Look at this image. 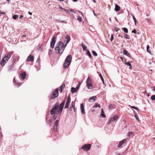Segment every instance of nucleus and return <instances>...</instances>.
Listing matches in <instances>:
<instances>
[{
    "label": "nucleus",
    "instance_id": "1",
    "mask_svg": "<svg viewBox=\"0 0 155 155\" xmlns=\"http://www.w3.org/2000/svg\"><path fill=\"white\" fill-rule=\"evenodd\" d=\"M65 101H63L58 106V104L56 103L51 110L50 112L51 115H54V114H61L64 105Z\"/></svg>",
    "mask_w": 155,
    "mask_h": 155
},
{
    "label": "nucleus",
    "instance_id": "2",
    "mask_svg": "<svg viewBox=\"0 0 155 155\" xmlns=\"http://www.w3.org/2000/svg\"><path fill=\"white\" fill-rule=\"evenodd\" d=\"M70 40V37L68 35H66L64 40V43L61 41H58L54 48H65Z\"/></svg>",
    "mask_w": 155,
    "mask_h": 155
},
{
    "label": "nucleus",
    "instance_id": "3",
    "mask_svg": "<svg viewBox=\"0 0 155 155\" xmlns=\"http://www.w3.org/2000/svg\"><path fill=\"white\" fill-rule=\"evenodd\" d=\"M86 86L89 89L92 88V84L91 80L90 77L87 78L86 81Z\"/></svg>",
    "mask_w": 155,
    "mask_h": 155
},
{
    "label": "nucleus",
    "instance_id": "4",
    "mask_svg": "<svg viewBox=\"0 0 155 155\" xmlns=\"http://www.w3.org/2000/svg\"><path fill=\"white\" fill-rule=\"evenodd\" d=\"M118 117L117 115H115L109 118L108 120L107 123L110 124L112 122H114L116 121L118 119Z\"/></svg>",
    "mask_w": 155,
    "mask_h": 155
},
{
    "label": "nucleus",
    "instance_id": "5",
    "mask_svg": "<svg viewBox=\"0 0 155 155\" xmlns=\"http://www.w3.org/2000/svg\"><path fill=\"white\" fill-rule=\"evenodd\" d=\"M58 95V90L57 88L54 90L52 93V95L51 97V99H54L57 97Z\"/></svg>",
    "mask_w": 155,
    "mask_h": 155
},
{
    "label": "nucleus",
    "instance_id": "6",
    "mask_svg": "<svg viewBox=\"0 0 155 155\" xmlns=\"http://www.w3.org/2000/svg\"><path fill=\"white\" fill-rule=\"evenodd\" d=\"M91 147V144H86L83 145L81 149H83L84 151H87L90 149Z\"/></svg>",
    "mask_w": 155,
    "mask_h": 155
},
{
    "label": "nucleus",
    "instance_id": "7",
    "mask_svg": "<svg viewBox=\"0 0 155 155\" xmlns=\"http://www.w3.org/2000/svg\"><path fill=\"white\" fill-rule=\"evenodd\" d=\"M56 38L55 37H53L51 40L50 43L51 47L52 48H54V45L56 41Z\"/></svg>",
    "mask_w": 155,
    "mask_h": 155
},
{
    "label": "nucleus",
    "instance_id": "8",
    "mask_svg": "<svg viewBox=\"0 0 155 155\" xmlns=\"http://www.w3.org/2000/svg\"><path fill=\"white\" fill-rule=\"evenodd\" d=\"M12 54V52H9L6 54L3 59L5 60V61H8V59L10 58Z\"/></svg>",
    "mask_w": 155,
    "mask_h": 155
},
{
    "label": "nucleus",
    "instance_id": "9",
    "mask_svg": "<svg viewBox=\"0 0 155 155\" xmlns=\"http://www.w3.org/2000/svg\"><path fill=\"white\" fill-rule=\"evenodd\" d=\"M71 102V97L70 96H68L67 100L65 106L64 108H67L69 107V104Z\"/></svg>",
    "mask_w": 155,
    "mask_h": 155
},
{
    "label": "nucleus",
    "instance_id": "10",
    "mask_svg": "<svg viewBox=\"0 0 155 155\" xmlns=\"http://www.w3.org/2000/svg\"><path fill=\"white\" fill-rule=\"evenodd\" d=\"M72 60V56L71 55H68L66 58L65 61L66 63H68V64H70Z\"/></svg>",
    "mask_w": 155,
    "mask_h": 155
},
{
    "label": "nucleus",
    "instance_id": "11",
    "mask_svg": "<svg viewBox=\"0 0 155 155\" xmlns=\"http://www.w3.org/2000/svg\"><path fill=\"white\" fill-rule=\"evenodd\" d=\"M73 110H74V112H76L75 109L74 104L73 102H72L71 104V106L70 107V111L71 113H72L73 112Z\"/></svg>",
    "mask_w": 155,
    "mask_h": 155
},
{
    "label": "nucleus",
    "instance_id": "12",
    "mask_svg": "<svg viewBox=\"0 0 155 155\" xmlns=\"http://www.w3.org/2000/svg\"><path fill=\"white\" fill-rule=\"evenodd\" d=\"M34 60V57L32 55H29L27 58V61L28 62V61H31V62H32Z\"/></svg>",
    "mask_w": 155,
    "mask_h": 155
},
{
    "label": "nucleus",
    "instance_id": "13",
    "mask_svg": "<svg viewBox=\"0 0 155 155\" xmlns=\"http://www.w3.org/2000/svg\"><path fill=\"white\" fill-rule=\"evenodd\" d=\"M127 141V139H124L122 140L121 142H120L117 146L118 147H120L123 144L125 143L126 141Z\"/></svg>",
    "mask_w": 155,
    "mask_h": 155
},
{
    "label": "nucleus",
    "instance_id": "14",
    "mask_svg": "<svg viewBox=\"0 0 155 155\" xmlns=\"http://www.w3.org/2000/svg\"><path fill=\"white\" fill-rule=\"evenodd\" d=\"M97 97L96 96H94L92 97H90L89 99V102H94Z\"/></svg>",
    "mask_w": 155,
    "mask_h": 155
},
{
    "label": "nucleus",
    "instance_id": "15",
    "mask_svg": "<svg viewBox=\"0 0 155 155\" xmlns=\"http://www.w3.org/2000/svg\"><path fill=\"white\" fill-rule=\"evenodd\" d=\"M20 76L23 80L26 77V74L25 72H22L20 74Z\"/></svg>",
    "mask_w": 155,
    "mask_h": 155
},
{
    "label": "nucleus",
    "instance_id": "16",
    "mask_svg": "<svg viewBox=\"0 0 155 155\" xmlns=\"http://www.w3.org/2000/svg\"><path fill=\"white\" fill-rule=\"evenodd\" d=\"M78 88L79 87H77L75 88L73 87H71V91L72 93H74L76 92Z\"/></svg>",
    "mask_w": 155,
    "mask_h": 155
},
{
    "label": "nucleus",
    "instance_id": "17",
    "mask_svg": "<svg viewBox=\"0 0 155 155\" xmlns=\"http://www.w3.org/2000/svg\"><path fill=\"white\" fill-rule=\"evenodd\" d=\"M81 110L82 113L84 114V105L83 104H81Z\"/></svg>",
    "mask_w": 155,
    "mask_h": 155
},
{
    "label": "nucleus",
    "instance_id": "18",
    "mask_svg": "<svg viewBox=\"0 0 155 155\" xmlns=\"http://www.w3.org/2000/svg\"><path fill=\"white\" fill-rule=\"evenodd\" d=\"M65 86L64 84H63L60 86L59 89V91L61 92H62V91L63 89Z\"/></svg>",
    "mask_w": 155,
    "mask_h": 155
},
{
    "label": "nucleus",
    "instance_id": "19",
    "mask_svg": "<svg viewBox=\"0 0 155 155\" xmlns=\"http://www.w3.org/2000/svg\"><path fill=\"white\" fill-rule=\"evenodd\" d=\"M120 7L117 5L116 4L115 5V11L117 12L118 11L120 10Z\"/></svg>",
    "mask_w": 155,
    "mask_h": 155
},
{
    "label": "nucleus",
    "instance_id": "20",
    "mask_svg": "<svg viewBox=\"0 0 155 155\" xmlns=\"http://www.w3.org/2000/svg\"><path fill=\"white\" fill-rule=\"evenodd\" d=\"M123 54H125L129 57H130V54L127 52V51L124 50L123 51Z\"/></svg>",
    "mask_w": 155,
    "mask_h": 155
},
{
    "label": "nucleus",
    "instance_id": "21",
    "mask_svg": "<svg viewBox=\"0 0 155 155\" xmlns=\"http://www.w3.org/2000/svg\"><path fill=\"white\" fill-rule=\"evenodd\" d=\"M70 64H68V62L67 63H66V62L65 61L63 64V67L64 68H67L68 67Z\"/></svg>",
    "mask_w": 155,
    "mask_h": 155
},
{
    "label": "nucleus",
    "instance_id": "22",
    "mask_svg": "<svg viewBox=\"0 0 155 155\" xmlns=\"http://www.w3.org/2000/svg\"><path fill=\"white\" fill-rule=\"evenodd\" d=\"M86 54L90 58H91V55L88 50H86Z\"/></svg>",
    "mask_w": 155,
    "mask_h": 155
},
{
    "label": "nucleus",
    "instance_id": "23",
    "mask_svg": "<svg viewBox=\"0 0 155 155\" xmlns=\"http://www.w3.org/2000/svg\"><path fill=\"white\" fill-rule=\"evenodd\" d=\"M7 61H5L3 59H2V61L1 62V64L2 66H4L5 64L6 63Z\"/></svg>",
    "mask_w": 155,
    "mask_h": 155
},
{
    "label": "nucleus",
    "instance_id": "24",
    "mask_svg": "<svg viewBox=\"0 0 155 155\" xmlns=\"http://www.w3.org/2000/svg\"><path fill=\"white\" fill-rule=\"evenodd\" d=\"M101 115L102 117L103 118H104L106 117V116L104 114V111L103 108L101 109Z\"/></svg>",
    "mask_w": 155,
    "mask_h": 155
},
{
    "label": "nucleus",
    "instance_id": "25",
    "mask_svg": "<svg viewBox=\"0 0 155 155\" xmlns=\"http://www.w3.org/2000/svg\"><path fill=\"white\" fill-rule=\"evenodd\" d=\"M125 64L127 66H130L129 68L131 69L132 68V66L130 63L129 62H127L125 63Z\"/></svg>",
    "mask_w": 155,
    "mask_h": 155
},
{
    "label": "nucleus",
    "instance_id": "26",
    "mask_svg": "<svg viewBox=\"0 0 155 155\" xmlns=\"http://www.w3.org/2000/svg\"><path fill=\"white\" fill-rule=\"evenodd\" d=\"M57 127L58 126H56V125H54V126L53 130L54 132H56L57 131Z\"/></svg>",
    "mask_w": 155,
    "mask_h": 155
},
{
    "label": "nucleus",
    "instance_id": "27",
    "mask_svg": "<svg viewBox=\"0 0 155 155\" xmlns=\"http://www.w3.org/2000/svg\"><path fill=\"white\" fill-rule=\"evenodd\" d=\"M124 37L125 38L127 39H129L130 37L129 36L127 35V34L124 33Z\"/></svg>",
    "mask_w": 155,
    "mask_h": 155
},
{
    "label": "nucleus",
    "instance_id": "28",
    "mask_svg": "<svg viewBox=\"0 0 155 155\" xmlns=\"http://www.w3.org/2000/svg\"><path fill=\"white\" fill-rule=\"evenodd\" d=\"M97 107L99 108L101 107L100 104L98 103H96L95 105L94 106V108H97Z\"/></svg>",
    "mask_w": 155,
    "mask_h": 155
},
{
    "label": "nucleus",
    "instance_id": "29",
    "mask_svg": "<svg viewBox=\"0 0 155 155\" xmlns=\"http://www.w3.org/2000/svg\"><path fill=\"white\" fill-rule=\"evenodd\" d=\"M132 16V17L133 18V19L134 21V22H135V25H136V23H137V20H136V19L135 18V17H134V15H131Z\"/></svg>",
    "mask_w": 155,
    "mask_h": 155
},
{
    "label": "nucleus",
    "instance_id": "30",
    "mask_svg": "<svg viewBox=\"0 0 155 155\" xmlns=\"http://www.w3.org/2000/svg\"><path fill=\"white\" fill-rule=\"evenodd\" d=\"M134 114H135L134 117H135V118L136 119V120L137 121H138L139 120V117H138V115L136 113H134Z\"/></svg>",
    "mask_w": 155,
    "mask_h": 155
},
{
    "label": "nucleus",
    "instance_id": "31",
    "mask_svg": "<svg viewBox=\"0 0 155 155\" xmlns=\"http://www.w3.org/2000/svg\"><path fill=\"white\" fill-rule=\"evenodd\" d=\"M18 15H14L12 17V18L14 19H16V18H18Z\"/></svg>",
    "mask_w": 155,
    "mask_h": 155
},
{
    "label": "nucleus",
    "instance_id": "32",
    "mask_svg": "<svg viewBox=\"0 0 155 155\" xmlns=\"http://www.w3.org/2000/svg\"><path fill=\"white\" fill-rule=\"evenodd\" d=\"M123 30L124 31V32L126 33H127L128 30L127 28H123Z\"/></svg>",
    "mask_w": 155,
    "mask_h": 155
},
{
    "label": "nucleus",
    "instance_id": "33",
    "mask_svg": "<svg viewBox=\"0 0 155 155\" xmlns=\"http://www.w3.org/2000/svg\"><path fill=\"white\" fill-rule=\"evenodd\" d=\"M62 49H54V50H55L56 52L58 54H60V51Z\"/></svg>",
    "mask_w": 155,
    "mask_h": 155
},
{
    "label": "nucleus",
    "instance_id": "34",
    "mask_svg": "<svg viewBox=\"0 0 155 155\" xmlns=\"http://www.w3.org/2000/svg\"><path fill=\"white\" fill-rule=\"evenodd\" d=\"M77 19L80 22H81L82 21V18L80 16H78Z\"/></svg>",
    "mask_w": 155,
    "mask_h": 155
},
{
    "label": "nucleus",
    "instance_id": "35",
    "mask_svg": "<svg viewBox=\"0 0 155 155\" xmlns=\"http://www.w3.org/2000/svg\"><path fill=\"white\" fill-rule=\"evenodd\" d=\"M134 134V133L133 132H129L128 133V136L129 137L131 136H133Z\"/></svg>",
    "mask_w": 155,
    "mask_h": 155
},
{
    "label": "nucleus",
    "instance_id": "36",
    "mask_svg": "<svg viewBox=\"0 0 155 155\" xmlns=\"http://www.w3.org/2000/svg\"><path fill=\"white\" fill-rule=\"evenodd\" d=\"M99 76H100L101 79L103 84H104V79L102 77V75L101 74H100Z\"/></svg>",
    "mask_w": 155,
    "mask_h": 155
},
{
    "label": "nucleus",
    "instance_id": "37",
    "mask_svg": "<svg viewBox=\"0 0 155 155\" xmlns=\"http://www.w3.org/2000/svg\"><path fill=\"white\" fill-rule=\"evenodd\" d=\"M131 107V108H134L135 109H136V110H137V111L138 110H139V108H138L137 107H135V106H131L130 107Z\"/></svg>",
    "mask_w": 155,
    "mask_h": 155
},
{
    "label": "nucleus",
    "instance_id": "38",
    "mask_svg": "<svg viewBox=\"0 0 155 155\" xmlns=\"http://www.w3.org/2000/svg\"><path fill=\"white\" fill-rule=\"evenodd\" d=\"M151 99L152 100H155V95H153L151 97Z\"/></svg>",
    "mask_w": 155,
    "mask_h": 155
},
{
    "label": "nucleus",
    "instance_id": "39",
    "mask_svg": "<svg viewBox=\"0 0 155 155\" xmlns=\"http://www.w3.org/2000/svg\"><path fill=\"white\" fill-rule=\"evenodd\" d=\"M92 53L94 55V56H97V53H96V52L94 51H92Z\"/></svg>",
    "mask_w": 155,
    "mask_h": 155
},
{
    "label": "nucleus",
    "instance_id": "40",
    "mask_svg": "<svg viewBox=\"0 0 155 155\" xmlns=\"http://www.w3.org/2000/svg\"><path fill=\"white\" fill-rule=\"evenodd\" d=\"M82 47L83 48H87V47L85 45H84L83 44H82Z\"/></svg>",
    "mask_w": 155,
    "mask_h": 155
},
{
    "label": "nucleus",
    "instance_id": "41",
    "mask_svg": "<svg viewBox=\"0 0 155 155\" xmlns=\"http://www.w3.org/2000/svg\"><path fill=\"white\" fill-rule=\"evenodd\" d=\"M58 122H59L58 120H57L55 121V124L54 125H56V126H58Z\"/></svg>",
    "mask_w": 155,
    "mask_h": 155
},
{
    "label": "nucleus",
    "instance_id": "42",
    "mask_svg": "<svg viewBox=\"0 0 155 155\" xmlns=\"http://www.w3.org/2000/svg\"><path fill=\"white\" fill-rule=\"evenodd\" d=\"M146 19L147 20V22H148L149 24H150L151 22H150V19L148 18H146Z\"/></svg>",
    "mask_w": 155,
    "mask_h": 155
},
{
    "label": "nucleus",
    "instance_id": "43",
    "mask_svg": "<svg viewBox=\"0 0 155 155\" xmlns=\"http://www.w3.org/2000/svg\"><path fill=\"white\" fill-rule=\"evenodd\" d=\"M57 117V114H56L54 115V120H55Z\"/></svg>",
    "mask_w": 155,
    "mask_h": 155
},
{
    "label": "nucleus",
    "instance_id": "44",
    "mask_svg": "<svg viewBox=\"0 0 155 155\" xmlns=\"http://www.w3.org/2000/svg\"><path fill=\"white\" fill-rule=\"evenodd\" d=\"M114 39V37H113V34H112L111 35V38H110V41H112V40Z\"/></svg>",
    "mask_w": 155,
    "mask_h": 155
},
{
    "label": "nucleus",
    "instance_id": "45",
    "mask_svg": "<svg viewBox=\"0 0 155 155\" xmlns=\"http://www.w3.org/2000/svg\"><path fill=\"white\" fill-rule=\"evenodd\" d=\"M132 33L136 34V30L135 29H134V30L132 31Z\"/></svg>",
    "mask_w": 155,
    "mask_h": 155
},
{
    "label": "nucleus",
    "instance_id": "46",
    "mask_svg": "<svg viewBox=\"0 0 155 155\" xmlns=\"http://www.w3.org/2000/svg\"><path fill=\"white\" fill-rule=\"evenodd\" d=\"M68 10L69 11H70V12H72L74 13H75V12L74 11V10L73 9H71L69 10Z\"/></svg>",
    "mask_w": 155,
    "mask_h": 155
},
{
    "label": "nucleus",
    "instance_id": "47",
    "mask_svg": "<svg viewBox=\"0 0 155 155\" xmlns=\"http://www.w3.org/2000/svg\"><path fill=\"white\" fill-rule=\"evenodd\" d=\"M108 107H109V108H110V109H111L112 108V107H113L112 106L111 104H110L109 105V106Z\"/></svg>",
    "mask_w": 155,
    "mask_h": 155
},
{
    "label": "nucleus",
    "instance_id": "48",
    "mask_svg": "<svg viewBox=\"0 0 155 155\" xmlns=\"http://www.w3.org/2000/svg\"><path fill=\"white\" fill-rule=\"evenodd\" d=\"M147 52L149 53L150 54H151V52L150 50V49H147Z\"/></svg>",
    "mask_w": 155,
    "mask_h": 155
},
{
    "label": "nucleus",
    "instance_id": "49",
    "mask_svg": "<svg viewBox=\"0 0 155 155\" xmlns=\"http://www.w3.org/2000/svg\"><path fill=\"white\" fill-rule=\"evenodd\" d=\"M119 30V28L116 27L115 28V31H116V32H117L118 31V30Z\"/></svg>",
    "mask_w": 155,
    "mask_h": 155
},
{
    "label": "nucleus",
    "instance_id": "50",
    "mask_svg": "<svg viewBox=\"0 0 155 155\" xmlns=\"http://www.w3.org/2000/svg\"><path fill=\"white\" fill-rule=\"evenodd\" d=\"M47 122L49 123V124H50L51 122V121L50 120H47Z\"/></svg>",
    "mask_w": 155,
    "mask_h": 155
},
{
    "label": "nucleus",
    "instance_id": "51",
    "mask_svg": "<svg viewBox=\"0 0 155 155\" xmlns=\"http://www.w3.org/2000/svg\"><path fill=\"white\" fill-rule=\"evenodd\" d=\"M16 84L18 85V86H19L21 85V84L20 83H17Z\"/></svg>",
    "mask_w": 155,
    "mask_h": 155
},
{
    "label": "nucleus",
    "instance_id": "52",
    "mask_svg": "<svg viewBox=\"0 0 155 155\" xmlns=\"http://www.w3.org/2000/svg\"><path fill=\"white\" fill-rule=\"evenodd\" d=\"M23 15H21L19 17V18L21 19L23 17Z\"/></svg>",
    "mask_w": 155,
    "mask_h": 155
},
{
    "label": "nucleus",
    "instance_id": "53",
    "mask_svg": "<svg viewBox=\"0 0 155 155\" xmlns=\"http://www.w3.org/2000/svg\"><path fill=\"white\" fill-rule=\"evenodd\" d=\"M0 14H5V12H0Z\"/></svg>",
    "mask_w": 155,
    "mask_h": 155
},
{
    "label": "nucleus",
    "instance_id": "54",
    "mask_svg": "<svg viewBox=\"0 0 155 155\" xmlns=\"http://www.w3.org/2000/svg\"><path fill=\"white\" fill-rule=\"evenodd\" d=\"M52 50L51 49H50L49 51V54H51V52Z\"/></svg>",
    "mask_w": 155,
    "mask_h": 155
},
{
    "label": "nucleus",
    "instance_id": "55",
    "mask_svg": "<svg viewBox=\"0 0 155 155\" xmlns=\"http://www.w3.org/2000/svg\"><path fill=\"white\" fill-rule=\"evenodd\" d=\"M59 8H60L61 9V10H63V9H64V8H63L62 7H61V6H59Z\"/></svg>",
    "mask_w": 155,
    "mask_h": 155
},
{
    "label": "nucleus",
    "instance_id": "56",
    "mask_svg": "<svg viewBox=\"0 0 155 155\" xmlns=\"http://www.w3.org/2000/svg\"><path fill=\"white\" fill-rule=\"evenodd\" d=\"M63 10H64V11H67V12H68V11H67L66 9L64 8V9H63Z\"/></svg>",
    "mask_w": 155,
    "mask_h": 155
},
{
    "label": "nucleus",
    "instance_id": "57",
    "mask_svg": "<svg viewBox=\"0 0 155 155\" xmlns=\"http://www.w3.org/2000/svg\"><path fill=\"white\" fill-rule=\"evenodd\" d=\"M150 48V46L149 45H147V48Z\"/></svg>",
    "mask_w": 155,
    "mask_h": 155
},
{
    "label": "nucleus",
    "instance_id": "58",
    "mask_svg": "<svg viewBox=\"0 0 155 155\" xmlns=\"http://www.w3.org/2000/svg\"><path fill=\"white\" fill-rule=\"evenodd\" d=\"M28 13L29 14H30L31 15H32V13L31 12H28Z\"/></svg>",
    "mask_w": 155,
    "mask_h": 155
},
{
    "label": "nucleus",
    "instance_id": "59",
    "mask_svg": "<svg viewBox=\"0 0 155 155\" xmlns=\"http://www.w3.org/2000/svg\"><path fill=\"white\" fill-rule=\"evenodd\" d=\"M74 2H76L77 1V0H73Z\"/></svg>",
    "mask_w": 155,
    "mask_h": 155
},
{
    "label": "nucleus",
    "instance_id": "60",
    "mask_svg": "<svg viewBox=\"0 0 155 155\" xmlns=\"http://www.w3.org/2000/svg\"><path fill=\"white\" fill-rule=\"evenodd\" d=\"M120 58L121 59V60L123 61V58L122 57H120Z\"/></svg>",
    "mask_w": 155,
    "mask_h": 155
},
{
    "label": "nucleus",
    "instance_id": "61",
    "mask_svg": "<svg viewBox=\"0 0 155 155\" xmlns=\"http://www.w3.org/2000/svg\"><path fill=\"white\" fill-rule=\"evenodd\" d=\"M93 2L94 3H95L96 1L95 0H93Z\"/></svg>",
    "mask_w": 155,
    "mask_h": 155
},
{
    "label": "nucleus",
    "instance_id": "62",
    "mask_svg": "<svg viewBox=\"0 0 155 155\" xmlns=\"http://www.w3.org/2000/svg\"><path fill=\"white\" fill-rule=\"evenodd\" d=\"M25 35H22V37H25Z\"/></svg>",
    "mask_w": 155,
    "mask_h": 155
},
{
    "label": "nucleus",
    "instance_id": "63",
    "mask_svg": "<svg viewBox=\"0 0 155 155\" xmlns=\"http://www.w3.org/2000/svg\"><path fill=\"white\" fill-rule=\"evenodd\" d=\"M93 12L94 14V15H95V12H94V11H93Z\"/></svg>",
    "mask_w": 155,
    "mask_h": 155
},
{
    "label": "nucleus",
    "instance_id": "64",
    "mask_svg": "<svg viewBox=\"0 0 155 155\" xmlns=\"http://www.w3.org/2000/svg\"><path fill=\"white\" fill-rule=\"evenodd\" d=\"M120 36H121V35H118V37H120Z\"/></svg>",
    "mask_w": 155,
    "mask_h": 155
}]
</instances>
